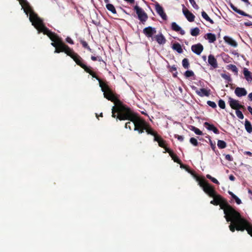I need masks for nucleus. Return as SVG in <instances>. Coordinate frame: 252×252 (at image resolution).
Segmentation results:
<instances>
[{
    "instance_id": "1",
    "label": "nucleus",
    "mask_w": 252,
    "mask_h": 252,
    "mask_svg": "<svg viewBox=\"0 0 252 252\" xmlns=\"http://www.w3.org/2000/svg\"><path fill=\"white\" fill-rule=\"evenodd\" d=\"M105 98L115 104L112 109L113 118H117V121L119 119L120 121L129 120L133 122L134 130L140 134L144 132L147 124L146 122L138 117L130 108L124 104L112 90L108 94L105 93Z\"/></svg>"
},
{
    "instance_id": "2",
    "label": "nucleus",
    "mask_w": 252,
    "mask_h": 252,
    "mask_svg": "<svg viewBox=\"0 0 252 252\" xmlns=\"http://www.w3.org/2000/svg\"><path fill=\"white\" fill-rule=\"evenodd\" d=\"M68 48V49H66L63 52L67 56L71 57L76 63L83 68L86 72L89 73L93 78H95L98 81L99 87L101 88V91L103 92L104 97H105V93L108 94L112 91V89L109 87L106 82L102 81V80L96 75L92 70L91 66H88L84 63L83 59L77 53H75L73 50L69 46Z\"/></svg>"
},
{
    "instance_id": "3",
    "label": "nucleus",
    "mask_w": 252,
    "mask_h": 252,
    "mask_svg": "<svg viewBox=\"0 0 252 252\" xmlns=\"http://www.w3.org/2000/svg\"><path fill=\"white\" fill-rule=\"evenodd\" d=\"M37 24L38 26L35 28L38 30V32H43L44 34L47 35L52 41L51 44L55 47L54 53H60V52H63L66 49H68V46L63 42L62 38L56 33L51 32L43 24V22L40 23L38 21Z\"/></svg>"
},
{
    "instance_id": "4",
    "label": "nucleus",
    "mask_w": 252,
    "mask_h": 252,
    "mask_svg": "<svg viewBox=\"0 0 252 252\" xmlns=\"http://www.w3.org/2000/svg\"><path fill=\"white\" fill-rule=\"evenodd\" d=\"M211 197H213L214 199L211 201L210 203L216 206L219 205L220 208L223 210L224 218L226 221L229 222L230 220V217H234L238 211L229 205L227 200L220 195L216 193L214 196Z\"/></svg>"
},
{
    "instance_id": "5",
    "label": "nucleus",
    "mask_w": 252,
    "mask_h": 252,
    "mask_svg": "<svg viewBox=\"0 0 252 252\" xmlns=\"http://www.w3.org/2000/svg\"><path fill=\"white\" fill-rule=\"evenodd\" d=\"M19 1L22 8L24 9V12L27 16L29 14V19L31 22H32V25L36 28L38 26V21H39L41 23L42 21L38 17L37 15L33 11L27 0H19Z\"/></svg>"
},
{
    "instance_id": "6",
    "label": "nucleus",
    "mask_w": 252,
    "mask_h": 252,
    "mask_svg": "<svg viewBox=\"0 0 252 252\" xmlns=\"http://www.w3.org/2000/svg\"><path fill=\"white\" fill-rule=\"evenodd\" d=\"M199 186L203 188L204 191L209 196H214L216 192L213 187L205 180H202L199 183Z\"/></svg>"
},
{
    "instance_id": "7",
    "label": "nucleus",
    "mask_w": 252,
    "mask_h": 252,
    "mask_svg": "<svg viewBox=\"0 0 252 252\" xmlns=\"http://www.w3.org/2000/svg\"><path fill=\"white\" fill-rule=\"evenodd\" d=\"M234 217L237 221L246 225L248 233L252 237V224L250 223L246 219L243 218L238 212Z\"/></svg>"
},
{
    "instance_id": "8",
    "label": "nucleus",
    "mask_w": 252,
    "mask_h": 252,
    "mask_svg": "<svg viewBox=\"0 0 252 252\" xmlns=\"http://www.w3.org/2000/svg\"><path fill=\"white\" fill-rule=\"evenodd\" d=\"M134 10L138 16V19L144 24L148 18L147 14L137 5L134 6Z\"/></svg>"
},
{
    "instance_id": "9",
    "label": "nucleus",
    "mask_w": 252,
    "mask_h": 252,
    "mask_svg": "<svg viewBox=\"0 0 252 252\" xmlns=\"http://www.w3.org/2000/svg\"><path fill=\"white\" fill-rule=\"evenodd\" d=\"M228 102L230 106L233 109H235L236 110L240 109H242L243 110L245 109V107L244 105L240 104L238 100L234 99L230 97H229Z\"/></svg>"
},
{
    "instance_id": "10",
    "label": "nucleus",
    "mask_w": 252,
    "mask_h": 252,
    "mask_svg": "<svg viewBox=\"0 0 252 252\" xmlns=\"http://www.w3.org/2000/svg\"><path fill=\"white\" fill-rule=\"evenodd\" d=\"M143 32L146 37L151 38L154 40V35L156 33L157 31L155 28L149 26L143 29Z\"/></svg>"
},
{
    "instance_id": "11",
    "label": "nucleus",
    "mask_w": 252,
    "mask_h": 252,
    "mask_svg": "<svg viewBox=\"0 0 252 252\" xmlns=\"http://www.w3.org/2000/svg\"><path fill=\"white\" fill-rule=\"evenodd\" d=\"M230 220H229V221H231L232 222L235 223L236 224V230L241 231H243L245 229L247 230L246 225L237 221L236 219H235L234 217H230Z\"/></svg>"
},
{
    "instance_id": "12",
    "label": "nucleus",
    "mask_w": 252,
    "mask_h": 252,
    "mask_svg": "<svg viewBox=\"0 0 252 252\" xmlns=\"http://www.w3.org/2000/svg\"><path fill=\"white\" fill-rule=\"evenodd\" d=\"M155 9L163 20H167V15L164 12L163 7L157 2L155 4Z\"/></svg>"
},
{
    "instance_id": "13",
    "label": "nucleus",
    "mask_w": 252,
    "mask_h": 252,
    "mask_svg": "<svg viewBox=\"0 0 252 252\" xmlns=\"http://www.w3.org/2000/svg\"><path fill=\"white\" fill-rule=\"evenodd\" d=\"M183 13L186 18L189 22H193L194 21L195 16L186 8L184 5H183Z\"/></svg>"
},
{
    "instance_id": "14",
    "label": "nucleus",
    "mask_w": 252,
    "mask_h": 252,
    "mask_svg": "<svg viewBox=\"0 0 252 252\" xmlns=\"http://www.w3.org/2000/svg\"><path fill=\"white\" fill-rule=\"evenodd\" d=\"M191 51L197 55H200L204 49L203 46L200 43L191 46Z\"/></svg>"
},
{
    "instance_id": "15",
    "label": "nucleus",
    "mask_w": 252,
    "mask_h": 252,
    "mask_svg": "<svg viewBox=\"0 0 252 252\" xmlns=\"http://www.w3.org/2000/svg\"><path fill=\"white\" fill-rule=\"evenodd\" d=\"M208 63L213 68H217L218 67V64L217 59L215 58L214 56L210 54L208 56Z\"/></svg>"
},
{
    "instance_id": "16",
    "label": "nucleus",
    "mask_w": 252,
    "mask_h": 252,
    "mask_svg": "<svg viewBox=\"0 0 252 252\" xmlns=\"http://www.w3.org/2000/svg\"><path fill=\"white\" fill-rule=\"evenodd\" d=\"M195 88L196 89L195 93L201 97H203L204 96H209L210 94V90H206L204 88H201L199 90L197 89L196 87H195Z\"/></svg>"
},
{
    "instance_id": "17",
    "label": "nucleus",
    "mask_w": 252,
    "mask_h": 252,
    "mask_svg": "<svg viewBox=\"0 0 252 252\" xmlns=\"http://www.w3.org/2000/svg\"><path fill=\"white\" fill-rule=\"evenodd\" d=\"M154 40H155L160 45L165 44L166 41L165 38L161 32L154 36Z\"/></svg>"
},
{
    "instance_id": "18",
    "label": "nucleus",
    "mask_w": 252,
    "mask_h": 252,
    "mask_svg": "<svg viewBox=\"0 0 252 252\" xmlns=\"http://www.w3.org/2000/svg\"><path fill=\"white\" fill-rule=\"evenodd\" d=\"M235 94L238 97L245 96L247 94V92L244 88L237 87L235 90Z\"/></svg>"
},
{
    "instance_id": "19",
    "label": "nucleus",
    "mask_w": 252,
    "mask_h": 252,
    "mask_svg": "<svg viewBox=\"0 0 252 252\" xmlns=\"http://www.w3.org/2000/svg\"><path fill=\"white\" fill-rule=\"evenodd\" d=\"M171 29L174 31L179 32L181 35H184L185 34V32L175 22L172 23Z\"/></svg>"
},
{
    "instance_id": "20",
    "label": "nucleus",
    "mask_w": 252,
    "mask_h": 252,
    "mask_svg": "<svg viewBox=\"0 0 252 252\" xmlns=\"http://www.w3.org/2000/svg\"><path fill=\"white\" fill-rule=\"evenodd\" d=\"M204 125L208 130L213 131L215 134L219 133V130L214 125L205 122Z\"/></svg>"
},
{
    "instance_id": "21",
    "label": "nucleus",
    "mask_w": 252,
    "mask_h": 252,
    "mask_svg": "<svg viewBox=\"0 0 252 252\" xmlns=\"http://www.w3.org/2000/svg\"><path fill=\"white\" fill-rule=\"evenodd\" d=\"M166 152L169 153L170 156L171 157L172 159L174 160V162L179 164L181 163V160L178 158V156L173 152L170 149H166Z\"/></svg>"
},
{
    "instance_id": "22",
    "label": "nucleus",
    "mask_w": 252,
    "mask_h": 252,
    "mask_svg": "<svg viewBox=\"0 0 252 252\" xmlns=\"http://www.w3.org/2000/svg\"><path fill=\"white\" fill-rule=\"evenodd\" d=\"M243 73L246 80L249 82H251L252 81V75L251 71H250L247 68H244L243 70Z\"/></svg>"
},
{
    "instance_id": "23",
    "label": "nucleus",
    "mask_w": 252,
    "mask_h": 252,
    "mask_svg": "<svg viewBox=\"0 0 252 252\" xmlns=\"http://www.w3.org/2000/svg\"><path fill=\"white\" fill-rule=\"evenodd\" d=\"M230 7L236 13H237L241 15L244 16L248 17L249 18H252V16L245 13V12L243 11L242 10H241L238 9L233 4H230Z\"/></svg>"
},
{
    "instance_id": "24",
    "label": "nucleus",
    "mask_w": 252,
    "mask_h": 252,
    "mask_svg": "<svg viewBox=\"0 0 252 252\" xmlns=\"http://www.w3.org/2000/svg\"><path fill=\"white\" fill-rule=\"evenodd\" d=\"M223 39L225 42H226L231 46H233L234 47H237L238 45L237 42L232 38L229 36H225Z\"/></svg>"
},
{
    "instance_id": "25",
    "label": "nucleus",
    "mask_w": 252,
    "mask_h": 252,
    "mask_svg": "<svg viewBox=\"0 0 252 252\" xmlns=\"http://www.w3.org/2000/svg\"><path fill=\"white\" fill-rule=\"evenodd\" d=\"M205 39L208 40L210 43H213L216 40L215 34L212 33H207L204 36Z\"/></svg>"
},
{
    "instance_id": "26",
    "label": "nucleus",
    "mask_w": 252,
    "mask_h": 252,
    "mask_svg": "<svg viewBox=\"0 0 252 252\" xmlns=\"http://www.w3.org/2000/svg\"><path fill=\"white\" fill-rule=\"evenodd\" d=\"M172 49L180 54L183 53V52L181 45L178 42L175 43L173 44Z\"/></svg>"
},
{
    "instance_id": "27",
    "label": "nucleus",
    "mask_w": 252,
    "mask_h": 252,
    "mask_svg": "<svg viewBox=\"0 0 252 252\" xmlns=\"http://www.w3.org/2000/svg\"><path fill=\"white\" fill-rule=\"evenodd\" d=\"M245 127L246 131L248 133H251L252 132V126L251 125V122L248 121L247 119L245 120Z\"/></svg>"
},
{
    "instance_id": "28",
    "label": "nucleus",
    "mask_w": 252,
    "mask_h": 252,
    "mask_svg": "<svg viewBox=\"0 0 252 252\" xmlns=\"http://www.w3.org/2000/svg\"><path fill=\"white\" fill-rule=\"evenodd\" d=\"M201 15L202 17L205 19L207 21L210 22L211 24H213L214 22L213 20H212L208 15V14L204 11H202L201 12Z\"/></svg>"
},
{
    "instance_id": "29",
    "label": "nucleus",
    "mask_w": 252,
    "mask_h": 252,
    "mask_svg": "<svg viewBox=\"0 0 252 252\" xmlns=\"http://www.w3.org/2000/svg\"><path fill=\"white\" fill-rule=\"evenodd\" d=\"M200 33V30L198 28L196 27L190 30V34L193 36H196Z\"/></svg>"
},
{
    "instance_id": "30",
    "label": "nucleus",
    "mask_w": 252,
    "mask_h": 252,
    "mask_svg": "<svg viewBox=\"0 0 252 252\" xmlns=\"http://www.w3.org/2000/svg\"><path fill=\"white\" fill-rule=\"evenodd\" d=\"M106 7L108 10L111 11L113 14H116L117 11L114 7V6L112 4H106Z\"/></svg>"
},
{
    "instance_id": "31",
    "label": "nucleus",
    "mask_w": 252,
    "mask_h": 252,
    "mask_svg": "<svg viewBox=\"0 0 252 252\" xmlns=\"http://www.w3.org/2000/svg\"><path fill=\"white\" fill-rule=\"evenodd\" d=\"M227 68L229 70H231L235 74L238 73V68L235 65L230 64L227 66Z\"/></svg>"
},
{
    "instance_id": "32",
    "label": "nucleus",
    "mask_w": 252,
    "mask_h": 252,
    "mask_svg": "<svg viewBox=\"0 0 252 252\" xmlns=\"http://www.w3.org/2000/svg\"><path fill=\"white\" fill-rule=\"evenodd\" d=\"M146 132L148 134H151L152 135H155V133L156 132L150 126L147 124V126H146V128L145 129Z\"/></svg>"
},
{
    "instance_id": "33",
    "label": "nucleus",
    "mask_w": 252,
    "mask_h": 252,
    "mask_svg": "<svg viewBox=\"0 0 252 252\" xmlns=\"http://www.w3.org/2000/svg\"><path fill=\"white\" fill-rule=\"evenodd\" d=\"M217 145L218 147L220 149L226 148L227 146L226 142L221 140H219L218 141Z\"/></svg>"
},
{
    "instance_id": "34",
    "label": "nucleus",
    "mask_w": 252,
    "mask_h": 252,
    "mask_svg": "<svg viewBox=\"0 0 252 252\" xmlns=\"http://www.w3.org/2000/svg\"><path fill=\"white\" fill-rule=\"evenodd\" d=\"M190 129L194 132V133L197 135H203V132L199 129L198 128L195 127L194 126H190Z\"/></svg>"
},
{
    "instance_id": "35",
    "label": "nucleus",
    "mask_w": 252,
    "mask_h": 252,
    "mask_svg": "<svg viewBox=\"0 0 252 252\" xmlns=\"http://www.w3.org/2000/svg\"><path fill=\"white\" fill-rule=\"evenodd\" d=\"M229 194L231 196V197L235 200V201L237 204H240L242 202L240 199H239L236 195H235L233 192L231 191L228 192Z\"/></svg>"
},
{
    "instance_id": "36",
    "label": "nucleus",
    "mask_w": 252,
    "mask_h": 252,
    "mask_svg": "<svg viewBox=\"0 0 252 252\" xmlns=\"http://www.w3.org/2000/svg\"><path fill=\"white\" fill-rule=\"evenodd\" d=\"M182 65L184 68L188 69L189 67V60L187 58L184 59L182 61Z\"/></svg>"
},
{
    "instance_id": "37",
    "label": "nucleus",
    "mask_w": 252,
    "mask_h": 252,
    "mask_svg": "<svg viewBox=\"0 0 252 252\" xmlns=\"http://www.w3.org/2000/svg\"><path fill=\"white\" fill-rule=\"evenodd\" d=\"M158 144L159 146L164 148L166 152V149H169L166 146V141L163 139H161L159 141H158Z\"/></svg>"
},
{
    "instance_id": "38",
    "label": "nucleus",
    "mask_w": 252,
    "mask_h": 252,
    "mask_svg": "<svg viewBox=\"0 0 252 252\" xmlns=\"http://www.w3.org/2000/svg\"><path fill=\"white\" fill-rule=\"evenodd\" d=\"M221 76L225 80L227 81L228 83L231 81V78L230 76V75L229 74H227L225 73H221Z\"/></svg>"
},
{
    "instance_id": "39",
    "label": "nucleus",
    "mask_w": 252,
    "mask_h": 252,
    "mask_svg": "<svg viewBox=\"0 0 252 252\" xmlns=\"http://www.w3.org/2000/svg\"><path fill=\"white\" fill-rule=\"evenodd\" d=\"M194 75V73L192 70H187L185 73V76L187 78H189Z\"/></svg>"
},
{
    "instance_id": "40",
    "label": "nucleus",
    "mask_w": 252,
    "mask_h": 252,
    "mask_svg": "<svg viewBox=\"0 0 252 252\" xmlns=\"http://www.w3.org/2000/svg\"><path fill=\"white\" fill-rule=\"evenodd\" d=\"M206 177L208 179L211 180V181L212 182H213L214 183L216 184H219V181L216 178L212 177L210 175L207 174L206 175Z\"/></svg>"
},
{
    "instance_id": "41",
    "label": "nucleus",
    "mask_w": 252,
    "mask_h": 252,
    "mask_svg": "<svg viewBox=\"0 0 252 252\" xmlns=\"http://www.w3.org/2000/svg\"><path fill=\"white\" fill-rule=\"evenodd\" d=\"M218 105L219 107L221 109H225V103L224 100L222 99H220L218 102Z\"/></svg>"
},
{
    "instance_id": "42",
    "label": "nucleus",
    "mask_w": 252,
    "mask_h": 252,
    "mask_svg": "<svg viewBox=\"0 0 252 252\" xmlns=\"http://www.w3.org/2000/svg\"><path fill=\"white\" fill-rule=\"evenodd\" d=\"M132 126H134V123L131 121L127 122L125 124V128H129L130 130L131 129Z\"/></svg>"
},
{
    "instance_id": "43",
    "label": "nucleus",
    "mask_w": 252,
    "mask_h": 252,
    "mask_svg": "<svg viewBox=\"0 0 252 252\" xmlns=\"http://www.w3.org/2000/svg\"><path fill=\"white\" fill-rule=\"evenodd\" d=\"M236 114L239 119H244V115L242 112L241 111H240L239 109L236 110Z\"/></svg>"
},
{
    "instance_id": "44",
    "label": "nucleus",
    "mask_w": 252,
    "mask_h": 252,
    "mask_svg": "<svg viewBox=\"0 0 252 252\" xmlns=\"http://www.w3.org/2000/svg\"><path fill=\"white\" fill-rule=\"evenodd\" d=\"M189 142L195 146H197L198 144L197 140L193 137H192L190 139Z\"/></svg>"
},
{
    "instance_id": "45",
    "label": "nucleus",
    "mask_w": 252,
    "mask_h": 252,
    "mask_svg": "<svg viewBox=\"0 0 252 252\" xmlns=\"http://www.w3.org/2000/svg\"><path fill=\"white\" fill-rule=\"evenodd\" d=\"M207 104L213 108H215L217 107L216 103L214 101L208 100L207 101Z\"/></svg>"
},
{
    "instance_id": "46",
    "label": "nucleus",
    "mask_w": 252,
    "mask_h": 252,
    "mask_svg": "<svg viewBox=\"0 0 252 252\" xmlns=\"http://www.w3.org/2000/svg\"><path fill=\"white\" fill-rule=\"evenodd\" d=\"M189 1L194 8L195 9H198L199 8L198 5L196 3V2L194 0H189Z\"/></svg>"
},
{
    "instance_id": "47",
    "label": "nucleus",
    "mask_w": 252,
    "mask_h": 252,
    "mask_svg": "<svg viewBox=\"0 0 252 252\" xmlns=\"http://www.w3.org/2000/svg\"><path fill=\"white\" fill-rule=\"evenodd\" d=\"M232 224H230L229 226L230 230L234 232L236 230V224L235 223L232 222Z\"/></svg>"
},
{
    "instance_id": "48",
    "label": "nucleus",
    "mask_w": 252,
    "mask_h": 252,
    "mask_svg": "<svg viewBox=\"0 0 252 252\" xmlns=\"http://www.w3.org/2000/svg\"><path fill=\"white\" fill-rule=\"evenodd\" d=\"M154 136V141L158 142L162 138L158 135L157 132L155 133V135H153Z\"/></svg>"
},
{
    "instance_id": "49",
    "label": "nucleus",
    "mask_w": 252,
    "mask_h": 252,
    "mask_svg": "<svg viewBox=\"0 0 252 252\" xmlns=\"http://www.w3.org/2000/svg\"><path fill=\"white\" fill-rule=\"evenodd\" d=\"M209 143H210L211 148L212 149V150L214 151H215V149L216 148L215 143H213L210 137H209Z\"/></svg>"
},
{
    "instance_id": "50",
    "label": "nucleus",
    "mask_w": 252,
    "mask_h": 252,
    "mask_svg": "<svg viewBox=\"0 0 252 252\" xmlns=\"http://www.w3.org/2000/svg\"><path fill=\"white\" fill-rule=\"evenodd\" d=\"M80 43L81 44H82V46L85 48V49H87V48H89V45L87 43V42L83 40H80Z\"/></svg>"
},
{
    "instance_id": "51",
    "label": "nucleus",
    "mask_w": 252,
    "mask_h": 252,
    "mask_svg": "<svg viewBox=\"0 0 252 252\" xmlns=\"http://www.w3.org/2000/svg\"><path fill=\"white\" fill-rule=\"evenodd\" d=\"M225 158L226 160L229 161H232L233 160V158L230 156V155H225Z\"/></svg>"
},
{
    "instance_id": "52",
    "label": "nucleus",
    "mask_w": 252,
    "mask_h": 252,
    "mask_svg": "<svg viewBox=\"0 0 252 252\" xmlns=\"http://www.w3.org/2000/svg\"><path fill=\"white\" fill-rule=\"evenodd\" d=\"M174 137L177 138L178 140L182 142L184 140V137L181 135H179L178 134H175Z\"/></svg>"
},
{
    "instance_id": "53",
    "label": "nucleus",
    "mask_w": 252,
    "mask_h": 252,
    "mask_svg": "<svg viewBox=\"0 0 252 252\" xmlns=\"http://www.w3.org/2000/svg\"><path fill=\"white\" fill-rule=\"evenodd\" d=\"M65 40L67 42L70 44H74V42L73 40L69 37H67L65 39Z\"/></svg>"
},
{
    "instance_id": "54",
    "label": "nucleus",
    "mask_w": 252,
    "mask_h": 252,
    "mask_svg": "<svg viewBox=\"0 0 252 252\" xmlns=\"http://www.w3.org/2000/svg\"><path fill=\"white\" fill-rule=\"evenodd\" d=\"M193 177L195 179V180L198 182V183L200 182V181H202V180H204V179H201L196 174H194L193 175Z\"/></svg>"
},
{
    "instance_id": "55",
    "label": "nucleus",
    "mask_w": 252,
    "mask_h": 252,
    "mask_svg": "<svg viewBox=\"0 0 252 252\" xmlns=\"http://www.w3.org/2000/svg\"><path fill=\"white\" fill-rule=\"evenodd\" d=\"M193 177L195 179V180L198 182V183L200 182V181H202V180H204V179H201L196 174H194L193 175Z\"/></svg>"
},
{
    "instance_id": "56",
    "label": "nucleus",
    "mask_w": 252,
    "mask_h": 252,
    "mask_svg": "<svg viewBox=\"0 0 252 252\" xmlns=\"http://www.w3.org/2000/svg\"><path fill=\"white\" fill-rule=\"evenodd\" d=\"M180 164V166H181V168H185L186 169V170L187 171L188 169H189V167L186 165H184V164H183L182 163Z\"/></svg>"
},
{
    "instance_id": "57",
    "label": "nucleus",
    "mask_w": 252,
    "mask_h": 252,
    "mask_svg": "<svg viewBox=\"0 0 252 252\" xmlns=\"http://www.w3.org/2000/svg\"><path fill=\"white\" fill-rule=\"evenodd\" d=\"M244 25L246 26H252V22L251 21H248L247 22L244 23Z\"/></svg>"
},
{
    "instance_id": "58",
    "label": "nucleus",
    "mask_w": 252,
    "mask_h": 252,
    "mask_svg": "<svg viewBox=\"0 0 252 252\" xmlns=\"http://www.w3.org/2000/svg\"><path fill=\"white\" fill-rule=\"evenodd\" d=\"M127 3H129L130 4H132L134 3L135 0H124Z\"/></svg>"
},
{
    "instance_id": "59",
    "label": "nucleus",
    "mask_w": 252,
    "mask_h": 252,
    "mask_svg": "<svg viewBox=\"0 0 252 252\" xmlns=\"http://www.w3.org/2000/svg\"><path fill=\"white\" fill-rule=\"evenodd\" d=\"M229 179L232 181H234L235 180V177L232 174L229 176Z\"/></svg>"
},
{
    "instance_id": "60",
    "label": "nucleus",
    "mask_w": 252,
    "mask_h": 252,
    "mask_svg": "<svg viewBox=\"0 0 252 252\" xmlns=\"http://www.w3.org/2000/svg\"><path fill=\"white\" fill-rule=\"evenodd\" d=\"M187 171H188L189 173L190 174H191V175H192V176L196 174V173H195V172L194 171H192V170H190V169H189H189H188V170H187Z\"/></svg>"
},
{
    "instance_id": "61",
    "label": "nucleus",
    "mask_w": 252,
    "mask_h": 252,
    "mask_svg": "<svg viewBox=\"0 0 252 252\" xmlns=\"http://www.w3.org/2000/svg\"><path fill=\"white\" fill-rule=\"evenodd\" d=\"M176 70L177 68L175 65H173L171 67V71H176Z\"/></svg>"
},
{
    "instance_id": "62",
    "label": "nucleus",
    "mask_w": 252,
    "mask_h": 252,
    "mask_svg": "<svg viewBox=\"0 0 252 252\" xmlns=\"http://www.w3.org/2000/svg\"><path fill=\"white\" fill-rule=\"evenodd\" d=\"M248 110L249 111V112L251 113V114L252 115V107L250 106H249L248 107Z\"/></svg>"
},
{
    "instance_id": "63",
    "label": "nucleus",
    "mask_w": 252,
    "mask_h": 252,
    "mask_svg": "<svg viewBox=\"0 0 252 252\" xmlns=\"http://www.w3.org/2000/svg\"><path fill=\"white\" fill-rule=\"evenodd\" d=\"M245 154L247 155H248V156H252V153L251 152H249V151L245 152Z\"/></svg>"
},
{
    "instance_id": "64",
    "label": "nucleus",
    "mask_w": 252,
    "mask_h": 252,
    "mask_svg": "<svg viewBox=\"0 0 252 252\" xmlns=\"http://www.w3.org/2000/svg\"><path fill=\"white\" fill-rule=\"evenodd\" d=\"M248 97L250 100L252 101V92L249 94Z\"/></svg>"
}]
</instances>
